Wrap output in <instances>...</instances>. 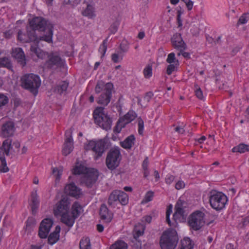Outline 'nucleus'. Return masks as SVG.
<instances>
[{"instance_id":"nucleus-1","label":"nucleus","mask_w":249,"mask_h":249,"mask_svg":"<svg viewBox=\"0 0 249 249\" xmlns=\"http://www.w3.org/2000/svg\"><path fill=\"white\" fill-rule=\"evenodd\" d=\"M28 27H27V34H24L19 30L18 34V39L22 42H34L30 47V51L36 54L39 58L43 59L45 56V53L38 48L37 43L39 40V38L36 34L34 30H30Z\"/></svg>"},{"instance_id":"nucleus-2","label":"nucleus","mask_w":249,"mask_h":249,"mask_svg":"<svg viewBox=\"0 0 249 249\" xmlns=\"http://www.w3.org/2000/svg\"><path fill=\"white\" fill-rule=\"evenodd\" d=\"M30 26L28 27L30 30L34 31L38 30L39 31H47L48 35H45L39 36V40H44L50 43L52 40L53 30L52 25L48 23V21L44 18L39 17H35L29 21Z\"/></svg>"},{"instance_id":"nucleus-3","label":"nucleus","mask_w":249,"mask_h":249,"mask_svg":"<svg viewBox=\"0 0 249 249\" xmlns=\"http://www.w3.org/2000/svg\"><path fill=\"white\" fill-rule=\"evenodd\" d=\"M70 202L67 196L62 197L61 200L56 204L53 209L54 214L56 216H60L61 221L69 227L73 225V218L68 219Z\"/></svg>"},{"instance_id":"nucleus-4","label":"nucleus","mask_w":249,"mask_h":249,"mask_svg":"<svg viewBox=\"0 0 249 249\" xmlns=\"http://www.w3.org/2000/svg\"><path fill=\"white\" fill-rule=\"evenodd\" d=\"M113 89V85L111 83L99 81L95 88L96 93H101L97 99V103L104 106H107L110 102Z\"/></svg>"},{"instance_id":"nucleus-5","label":"nucleus","mask_w":249,"mask_h":249,"mask_svg":"<svg viewBox=\"0 0 249 249\" xmlns=\"http://www.w3.org/2000/svg\"><path fill=\"white\" fill-rule=\"evenodd\" d=\"M41 80L39 77L33 73L26 74L21 78V87L29 90L34 95L38 93V89L40 86Z\"/></svg>"},{"instance_id":"nucleus-6","label":"nucleus","mask_w":249,"mask_h":249,"mask_svg":"<svg viewBox=\"0 0 249 249\" xmlns=\"http://www.w3.org/2000/svg\"><path fill=\"white\" fill-rule=\"evenodd\" d=\"M178 240L176 231L173 229H169L163 232L160 237V247L161 249H175Z\"/></svg>"},{"instance_id":"nucleus-7","label":"nucleus","mask_w":249,"mask_h":249,"mask_svg":"<svg viewBox=\"0 0 249 249\" xmlns=\"http://www.w3.org/2000/svg\"><path fill=\"white\" fill-rule=\"evenodd\" d=\"M93 116L94 122L103 129L110 130L112 125V119L104 112V107H97L93 111Z\"/></svg>"},{"instance_id":"nucleus-8","label":"nucleus","mask_w":249,"mask_h":249,"mask_svg":"<svg viewBox=\"0 0 249 249\" xmlns=\"http://www.w3.org/2000/svg\"><path fill=\"white\" fill-rule=\"evenodd\" d=\"M209 198L211 206L217 211L222 210L228 201L226 195L213 190L209 193Z\"/></svg>"},{"instance_id":"nucleus-9","label":"nucleus","mask_w":249,"mask_h":249,"mask_svg":"<svg viewBox=\"0 0 249 249\" xmlns=\"http://www.w3.org/2000/svg\"><path fill=\"white\" fill-rule=\"evenodd\" d=\"M128 202V196L124 191L115 190L109 195L107 204L111 207L115 208L119 203L122 205H126Z\"/></svg>"},{"instance_id":"nucleus-10","label":"nucleus","mask_w":249,"mask_h":249,"mask_svg":"<svg viewBox=\"0 0 249 249\" xmlns=\"http://www.w3.org/2000/svg\"><path fill=\"white\" fill-rule=\"evenodd\" d=\"M65 65V59L61 58L59 54L56 52L49 54L45 63L46 68L53 70L63 68Z\"/></svg>"},{"instance_id":"nucleus-11","label":"nucleus","mask_w":249,"mask_h":249,"mask_svg":"<svg viewBox=\"0 0 249 249\" xmlns=\"http://www.w3.org/2000/svg\"><path fill=\"white\" fill-rule=\"evenodd\" d=\"M189 226L195 231L199 230L205 223V215L200 211L193 213L188 220Z\"/></svg>"},{"instance_id":"nucleus-12","label":"nucleus","mask_w":249,"mask_h":249,"mask_svg":"<svg viewBox=\"0 0 249 249\" xmlns=\"http://www.w3.org/2000/svg\"><path fill=\"white\" fill-rule=\"evenodd\" d=\"M121 160V153L119 148L111 149L108 152L106 158V165L111 170L118 166Z\"/></svg>"},{"instance_id":"nucleus-13","label":"nucleus","mask_w":249,"mask_h":249,"mask_svg":"<svg viewBox=\"0 0 249 249\" xmlns=\"http://www.w3.org/2000/svg\"><path fill=\"white\" fill-rule=\"evenodd\" d=\"M105 142L102 140L97 141H90L89 142L88 149L94 152V158L95 160H98L105 152Z\"/></svg>"},{"instance_id":"nucleus-14","label":"nucleus","mask_w":249,"mask_h":249,"mask_svg":"<svg viewBox=\"0 0 249 249\" xmlns=\"http://www.w3.org/2000/svg\"><path fill=\"white\" fill-rule=\"evenodd\" d=\"M99 173L97 170L90 169L81 178V183L88 188H91L97 181Z\"/></svg>"},{"instance_id":"nucleus-15","label":"nucleus","mask_w":249,"mask_h":249,"mask_svg":"<svg viewBox=\"0 0 249 249\" xmlns=\"http://www.w3.org/2000/svg\"><path fill=\"white\" fill-rule=\"evenodd\" d=\"M53 224V221L50 218H45L41 221L38 234L40 238L45 239L47 237Z\"/></svg>"},{"instance_id":"nucleus-16","label":"nucleus","mask_w":249,"mask_h":249,"mask_svg":"<svg viewBox=\"0 0 249 249\" xmlns=\"http://www.w3.org/2000/svg\"><path fill=\"white\" fill-rule=\"evenodd\" d=\"M72 130L69 129L65 132V141L64 144V147L62 150V153L65 156H67L73 150V140L71 136Z\"/></svg>"},{"instance_id":"nucleus-17","label":"nucleus","mask_w":249,"mask_h":249,"mask_svg":"<svg viewBox=\"0 0 249 249\" xmlns=\"http://www.w3.org/2000/svg\"><path fill=\"white\" fill-rule=\"evenodd\" d=\"M171 42L174 48L177 50H182L186 48V45L179 33H177L173 35Z\"/></svg>"},{"instance_id":"nucleus-18","label":"nucleus","mask_w":249,"mask_h":249,"mask_svg":"<svg viewBox=\"0 0 249 249\" xmlns=\"http://www.w3.org/2000/svg\"><path fill=\"white\" fill-rule=\"evenodd\" d=\"M12 56L17 60L18 62L24 67L26 65L25 55L23 50L21 48L13 49Z\"/></svg>"},{"instance_id":"nucleus-19","label":"nucleus","mask_w":249,"mask_h":249,"mask_svg":"<svg viewBox=\"0 0 249 249\" xmlns=\"http://www.w3.org/2000/svg\"><path fill=\"white\" fill-rule=\"evenodd\" d=\"M65 192L66 194L78 198L82 194L81 189L77 187L74 183H71L67 184L65 188Z\"/></svg>"},{"instance_id":"nucleus-20","label":"nucleus","mask_w":249,"mask_h":249,"mask_svg":"<svg viewBox=\"0 0 249 249\" xmlns=\"http://www.w3.org/2000/svg\"><path fill=\"white\" fill-rule=\"evenodd\" d=\"M15 125L12 122H7L4 123L1 128V135L4 137H8L13 135L15 131Z\"/></svg>"},{"instance_id":"nucleus-21","label":"nucleus","mask_w":249,"mask_h":249,"mask_svg":"<svg viewBox=\"0 0 249 249\" xmlns=\"http://www.w3.org/2000/svg\"><path fill=\"white\" fill-rule=\"evenodd\" d=\"M100 215L101 218L105 220V222L108 223L111 222L113 217L112 213L110 212L106 205L103 204L101 206L100 209Z\"/></svg>"},{"instance_id":"nucleus-22","label":"nucleus","mask_w":249,"mask_h":249,"mask_svg":"<svg viewBox=\"0 0 249 249\" xmlns=\"http://www.w3.org/2000/svg\"><path fill=\"white\" fill-rule=\"evenodd\" d=\"M82 207L77 202H74L72 205L71 212L70 213V210H69L68 219L70 218H73V224L74 223L75 219L80 215Z\"/></svg>"},{"instance_id":"nucleus-23","label":"nucleus","mask_w":249,"mask_h":249,"mask_svg":"<svg viewBox=\"0 0 249 249\" xmlns=\"http://www.w3.org/2000/svg\"><path fill=\"white\" fill-rule=\"evenodd\" d=\"M137 117V114L133 110H129L124 116L120 118V123L122 126L125 125L131 122Z\"/></svg>"},{"instance_id":"nucleus-24","label":"nucleus","mask_w":249,"mask_h":249,"mask_svg":"<svg viewBox=\"0 0 249 249\" xmlns=\"http://www.w3.org/2000/svg\"><path fill=\"white\" fill-rule=\"evenodd\" d=\"M60 230V227L59 226H56L54 231L49 235L48 238V241L49 244L53 245L58 241Z\"/></svg>"},{"instance_id":"nucleus-25","label":"nucleus","mask_w":249,"mask_h":249,"mask_svg":"<svg viewBox=\"0 0 249 249\" xmlns=\"http://www.w3.org/2000/svg\"><path fill=\"white\" fill-rule=\"evenodd\" d=\"M11 148V141L9 139L5 140L3 141L1 148L0 150L1 155H3V153H4L7 156H9L10 150Z\"/></svg>"},{"instance_id":"nucleus-26","label":"nucleus","mask_w":249,"mask_h":249,"mask_svg":"<svg viewBox=\"0 0 249 249\" xmlns=\"http://www.w3.org/2000/svg\"><path fill=\"white\" fill-rule=\"evenodd\" d=\"M135 140L134 136L131 135L121 142V146L125 149H130L134 144Z\"/></svg>"},{"instance_id":"nucleus-27","label":"nucleus","mask_w":249,"mask_h":249,"mask_svg":"<svg viewBox=\"0 0 249 249\" xmlns=\"http://www.w3.org/2000/svg\"><path fill=\"white\" fill-rule=\"evenodd\" d=\"M39 200L37 198L36 191L35 193H33L32 194V202L31 207L32 211L33 214H35L38 207Z\"/></svg>"},{"instance_id":"nucleus-28","label":"nucleus","mask_w":249,"mask_h":249,"mask_svg":"<svg viewBox=\"0 0 249 249\" xmlns=\"http://www.w3.org/2000/svg\"><path fill=\"white\" fill-rule=\"evenodd\" d=\"M69 86V83L67 81H62L57 85L54 89V91L60 94L66 91Z\"/></svg>"},{"instance_id":"nucleus-29","label":"nucleus","mask_w":249,"mask_h":249,"mask_svg":"<svg viewBox=\"0 0 249 249\" xmlns=\"http://www.w3.org/2000/svg\"><path fill=\"white\" fill-rule=\"evenodd\" d=\"M89 170V169L87 168L84 165H82L81 164L76 165L73 169L72 173L74 175H84L87 172H88Z\"/></svg>"},{"instance_id":"nucleus-30","label":"nucleus","mask_w":249,"mask_h":249,"mask_svg":"<svg viewBox=\"0 0 249 249\" xmlns=\"http://www.w3.org/2000/svg\"><path fill=\"white\" fill-rule=\"evenodd\" d=\"M127 244L123 241L118 240L112 244L109 249H127Z\"/></svg>"},{"instance_id":"nucleus-31","label":"nucleus","mask_w":249,"mask_h":249,"mask_svg":"<svg viewBox=\"0 0 249 249\" xmlns=\"http://www.w3.org/2000/svg\"><path fill=\"white\" fill-rule=\"evenodd\" d=\"M233 152H239L240 153H245L247 151H249V145L245 144H240L237 146L234 147L232 149Z\"/></svg>"},{"instance_id":"nucleus-32","label":"nucleus","mask_w":249,"mask_h":249,"mask_svg":"<svg viewBox=\"0 0 249 249\" xmlns=\"http://www.w3.org/2000/svg\"><path fill=\"white\" fill-rule=\"evenodd\" d=\"M80 249H91L90 240L85 238L81 240L79 244Z\"/></svg>"},{"instance_id":"nucleus-33","label":"nucleus","mask_w":249,"mask_h":249,"mask_svg":"<svg viewBox=\"0 0 249 249\" xmlns=\"http://www.w3.org/2000/svg\"><path fill=\"white\" fill-rule=\"evenodd\" d=\"M193 246L189 238H185L181 241V248L180 249H192Z\"/></svg>"},{"instance_id":"nucleus-34","label":"nucleus","mask_w":249,"mask_h":249,"mask_svg":"<svg viewBox=\"0 0 249 249\" xmlns=\"http://www.w3.org/2000/svg\"><path fill=\"white\" fill-rule=\"evenodd\" d=\"M0 67H5L9 69L12 68L11 61L8 57H3L0 58Z\"/></svg>"},{"instance_id":"nucleus-35","label":"nucleus","mask_w":249,"mask_h":249,"mask_svg":"<svg viewBox=\"0 0 249 249\" xmlns=\"http://www.w3.org/2000/svg\"><path fill=\"white\" fill-rule=\"evenodd\" d=\"M0 160L1 161V165L0 166V171L1 172L6 173L9 171V168L7 166L6 160L3 155H1L0 152Z\"/></svg>"},{"instance_id":"nucleus-36","label":"nucleus","mask_w":249,"mask_h":249,"mask_svg":"<svg viewBox=\"0 0 249 249\" xmlns=\"http://www.w3.org/2000/svg\"><path fill=\"white\" fill-rule=\"evenodd\" d=\"M166 62L169 64L179 65V61L176 58L175 54L174 53H170L168 55Z\"/></svg>"},{"instance_id":"nucleus-37","label":"nucleus","mask_w":249,"mask_h":249,"mask_svg":"<svg viewBox=\"0 0 249 249\" xmlns=\"http://www.w3.org/2000/svg\"><path fill=\"white\" fill-rule=\"evenodd\" d=\"M83 15L85 16L88 17L89 18H92L95 16L93 11V7L90 5H88L87 8L83 13Z\"/></svg>"},{"instance_id":"nucleus-38","label":"nucleus","mask_w":249,"mask_h":249,"mask_svg":"<svg viewBox=\"0 0 249 249\" xmlns=\"http://www.w3.org/2000/svg\"><path fill=\"white\" fill-rule=\"evenodd\" d=\"M183 209L184 208H180V207L175 209V212L173 214V218L174 220H176L178 218L184 216V211Z\"/></svg>"},{"instance_id":"nucleus-39","label":"nucleus","mask_w":249,"mask_h":249,"mask_svg":"<svg viewBox=\"0 0 249 249\" xmlns=\"http://www.w3.org/2000/svg\"><path fill=\"white\" fill-rule=\"evenodd\" d=\"M123 56L124 54H121V52L117 51V53L111 55L112 61L114 63L119 62L123 59Z\"/></svg>"},{"instance_id":"nucleus-40","label":"nucleus","mask_w":249,"mask_h":249,"mask_svg":"<svg viewBox=\"0 0 249 249\" xmlns=\"http://www.w3.org/2000/svg\"><path fill=\"white\" fill-rule=\"evenodd\" d=\"M108 37L103 41L102 44L100 45L99 48V51L102 54V57L104 56L107 50V42L108 41Z\"/></svg>"},{"instance_id":"nucleus-41","label":"nucleus","mask_w":249,"mask_h":249,"mask_svg":"<svg viewBox=\"0 0 249 249\" xmlns=\"http://www.w3.org/2000/svg\"><path fill=\"white\" fill-rule=\"evenodd\" d=\"M143 74L146 78H149L152 76V68L151 65H148L144 69Z\"/></svg>"},{"instance_id":"nucleus-42","label":"nucleus","mask_w":249,"mask_h":249,"mask_svg":"<svg viewBox=\"0 0 249 249\" xmlns=\"http://www.w3.org/2000/svg\"><path fill=\"white\" fill-rule=\"evenodd\" d=\"M195 94H196V97L200 100H203L204 98V97L203 94V92L201 90L200 87L197 85H195Z\"/></svg>"},{"instance_id":"nucleus-43","label":"nucleus","mask_w":249,"mask_h":249,"mask_svg":"<svg viewBox=\"0 0 249 249\" xmlns=\"http://www.w3.org/2000/svg\"><path fill=\"white\" fill-rule=\"evenodd\" d=\"M9 102V98L3 93H0V108L5 106Z\"/></svg>"},{"instance_id":"nucleus-44","label":"nucleus","mask_w":249,"mask_h":249,"mask_svg":"<svg viewBox=\"0 0 249 249\" xmlns=\"http://www.w3.org/2000/svg\"><path fill=\"white\" fill-rule=\"evenodd\" d=\"M179 65L175 64H169L167 67L166 73L168 75H171L172 72L177 70Z\"/></svg>"},{"instance_id":"nucleus-45","label":"nucleus","mask_w":249,"mask_h":249,"mask_svg":"<svg viewBox=\"0 0 249 249\" xmlns=\"http://www.w3.org/2000/svg\"><path fill=\"white\" fill-rule=\"evenodd\" d=\"M138 120V132L140 135H142L144 129V123L141 118H139Z\"/></svg>"},{"instance_id":"nucleus-46","label":"nucleus","mask_w":249,"mask_h":249,"mask_svg":"<svg viewBox=\"0 0 249 249\" xmlns=\"http://www.w3.org/2000/svg\"><path fill=\"white\" fill-rule=\"evenodd\" d=\"M52 172L53 175L56 177V179L59 180L62 173V170L58 169L57 168H53Z\"/></svg>"},{"instance_id":"nucleus-47","label":"nucleus","mask_w":249,"mask_h":249,"mask_svg":"<svg viewBox=\"0 0 249 249\" xmlns=\"http://www.w3.org/2000/svg\"><path fill=\"white\" fill-rule=\"evenodd\" d=\"M120 51H118L119 52H121V54H123L124 53H126L129 49L128 45L126 44L122 43L120 45Z\"/></svg>"},{"instance_id":"nucleus-48","label":"nucleus","mask_w":249,"mask_h":249,"mask_svg":"<svg viewBox=\"0 0 249 249\" xmlns=\"http://www.w3.org/2000/svg\"><path fill=\"white\" fill-rule=\"evenodd\" d=\"M118 26H119L118 22H115L113 23L111 25V26L109 29L110 32V33L112 34H114L118 30Z\"/></svg>"},{"instance_id":"nucleus-49","label":"nucleus","mask_w":249,"mask_h":249,"mask_svg":"<svg viewBox=\"0 0 249 249\" xmlns=\"http://www.w3.org/2000/svg\"><path fill=\"white\" fill-rule=\"evenodd\" d=\"M143 233V229L142 228V230L138 229L137 227L135 228V234H134V238L137 240V238L142 235Z\"/></svg>"},{"instance_id":"nucleus-50","label":"nucleus","mask_w":249,"mask_h":249,"mask_svg":"<svg viewBox=\"0 0 249 249\" xmlns=\"http://www.w3.org/2000/svg\"><path fill=\"white\" fill-rule=\"evenodd\" d=\"M185 49H183L182 50H178L179 52L178 53V56H179L181 54L186 59H189L190 58V54L189 53L185 52L184 51Z\"/></svg>"},{"instance_id":"nucleus-51","label":"nucleus","mask_w":249,"mask_h":249,"mask_svg":"<svg viewBox=\"0 0 249 249\" xmlns=\"http://www.w3.org/2000/svg\"><path fill=\"white\" fill-rule=\"evenodd\" d=\"M242 221L239 224L240 228H243L249 224V216L242 219Z\"/></svg>"},{"instance_id":"nucleus-52","label":"nucleus","mask_w":249,"mask_h":249,"mask_svg":"<svg viewBox=\"0 0 249 249\" xmlns=\"http://www.w3.org/2000/svg\"><path fill=\"white\" fill-rule=\"evenodd\" d=\"M153 193L152 192H148L144 197L145 202H148L151 201L153 198Z\"/></svg>"},{"instance_id":"nucleus-53","label":"nucleus","mask_w":249,"mask_h":249,"mask_svg":"<svg viewBox=\"0 0 249 249\" xmlns=\"http://www.w3.org/2000/svg\"><path fill=\"white\" fill-rule=\"evenodd\" d=\"M186 4V7L188 10H191L193 8L194 2L191 0H181Z\"/></svg>"},{"instance_id":"nucleus-54","label":"nucleus","mask_w":249,"mask_h":249,"mask_svg":"<svg viewBox=\"0 0 249 249\" xmlns=\"http://www.w3.org/2000/svg\"><path fill=\"white\" fill-rule=\"evenodd\" d=\"M175 179V177L171 175H168L165 178V182L168 184L172 183Z\"/></svg>"},{"instance_id":"nucleus-55","label":"nucleus","mask_w":249,"mask_h":249,"mask_svg":"<svg viewBox=\"0 0 249 249\" xmlns=\"http://www.w3.org/2000/svg\"><path fill=\"white\" fill-rule=\"evenodd\" d=\"M153 93L152 92H151V91H149V92H148L146 93L145 95L144 96V100L148 103L151 99L152 98V97H153Z\"/></svg>"},{"instance_id":"nucleus-56","label":"nucleus","mask_w":249,"mask_h":249,"mask_svg":"<svg viewBox=\"0 0 249 249\" xmlns=\"http://www.w3.org/2000/svg\"><path fill=\"white\" fill-rule=\"evenodd\" d=\"M248 21V19H247V17H246L245 15H243L242 16H241L239 20H238V24H244L245 23H246Z\"/></svg>"},{"instance_id":"nucleus-57","label":"nucleus","mask_w":249,"mask_h":249,"mask_svg":"<svg viewBox=\"0 0 249 249\" xmlns=\"http://www.w3.org/2000/svg\"><path fill=\"white\" fill-rule=\"evenodd\" d=\"M185 186V183H184V182L182 180H179L178 181L176 185H175V188L177 189V190H179L180 189H182L183 188H184Z\"/></svg>"},{"instance_id":"nucleus-58","label":"nucleus","mask_w":249,"mask_h":249,"mask_svg":"<svg viewBox=\"0 0 249 249\" xmlns=\"http://www.w3.org/2000/svg\"><path fill=\"white\" fill-rule=\"evenodd\" d=\"M185 204V202L184 201L179 199L177 201V202L175 205V209L177 208L178 207H180V208H184V205Z\"/></svg>"},{"instance_id":"nucleus-59","label":"nucleus","mask_w":249,"mask_h":249,"mask_svg":"<svg viewBox=\"0 0 249 249\" xmlns=\"http://www.w3.org/2000/svg\"><path fill=\"white\" fill-rule=\"evenodd\" d=\"M125 126H122L121 123H120V119L118 120L117 122V124L115 127V128L114 129V131L116 132L117 133L120 132L121 129L122 128L124 127Z\"/></svg>"},{"instance_id":"nucleus-60","label":"nucleus","mask_w":249,"mask_h":249,"mask_svg":"<svg viewBox=\"0 0 249 249\" xmlns=\"http://www.w3.org/2000/svg\"><path fill=\"white\" fill-rule=\"evenodd\" d=\"M178 15H177V20L178 24V26H182V21L181 20V15L182 14V12L181 11H178Z\"/></svg>"},{"instance_id":"nucleus-61","label":"nucleus","mask_w":249,"mask_h":249,"mask_svg":"<svg viewBox=\"0 0 249 249\" xmlns=\"http://www.w3.org/2000/svg\"><path fill=\"white\" fill-rule=\"evenodd\" d=\"M148 159L147 158H146L143 161L142 163V167L144 170H147L148 168Z\"/></svg>"},{"instance_id":"nucleus-62","label":"nucleus","mask_w":249,"mask_h":249,"mask_svg":"<svg viewBox=\"0 0 249 249\" xmlns=\"http://www.w3.org/2000/svg\"><path fill=\"white\" fill-rule=\"evenodd\" d=\"M143 221H145L147 223H150L152 220V217L150 215H146L143 218Z\"/></svg>"},{"instance_id":"nucleus-63","label":"nucleus","mask_w":249,"mask_h":249,"mask_svg":"<svg viewBox=\"0 0 249 249\" xmlns=\"http://www.w3.org/2000/svg\"><path fill=\"white\" fill-rule=\"evenodd\" d=\"M4 36L7 38H10L12 36V32L11 31L9 30L5 32L4 33Z\"/></svg>"},{"instance_id":"nucleus-64","label":"nucleus","mask_w":249,"mask_h":249,"mask_svg":"<svg viewBox=\"0 0 249 249\" xmlns=\"http://www.w3.org/2000/svg\"><path fill=\"white\" fill-rule=\"evenodd\" d=\"M42 245H32L30 246V248L29 249H42Z\"/></svg>"}]
</instances>
